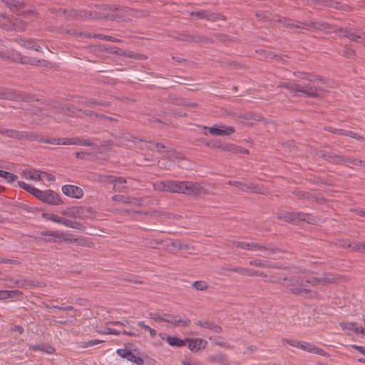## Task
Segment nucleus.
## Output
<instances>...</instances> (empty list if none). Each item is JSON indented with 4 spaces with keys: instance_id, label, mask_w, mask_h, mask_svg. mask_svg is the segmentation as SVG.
<instances>
[{
    "instance_id": "nucleus-5",
    "label": "nucleus",
    "mask_w": 365,
    "mask_h": 365,
    "mask_svg": "<svg viewBox=\"0 0 365 365\" xmlns=\"http://www.w3.org/2000/svg\"><path fill=\"white\" fill-rule=\"evenodd\" d=\"M27 24L18 19H11L9 16L0 13V27L10 31H23Z\"/></svg>"
},
{
    "instance_id": "nucleus-31",
    "label": "nucleus",
    "mask_w": 365,
    "mask_h": 365,
    "mask_svg": "<svg viewBox=\"0 0 365 365\" xmlns=\"http://www.w3.org/2000/svg\"><path fill=\"white\" fill-rule=\"evenodd\" d=\"M22 294L19 290H0V300H4Z\"/></svg>"
},
{
    "instance_id": "nucleus-1",
    "label": "nucleus",
    "mask_w": 365,
    "mask_h": 365,
    "mask_svg": "<svg viewBox=\"0 0 365 365\" xmlns=\"http://www.w3.org/2000/svg\"><path fill=\"white\" fill-rule=\"evenodd\" d=\"M296 273L297 275L292 277H281L271 276L269 281L279 283L285 287L288 292L301 296L306 295L310 292V290L305 287L306 284L317 286L327 285L336 282V277L331 273H324L319 277H305L302 275L305 273L302 269H299Z\"/></svg>"
},
{
    "instance_id": "nucleus-47",
    "label": "nucleus",
    "mask_w": 365,
    "mask_h": 365,
    "mask_svg": "<svg viewBox=\"0 0 365 365\" xmlns=\"http://www.w3.org/2000/svg\"><path fill=\"white\" fill-rule=\"evenodd\" d=\"M6 58L11 60L14 62H21V55L17 51H11L9 53H6Z\"/></svg>"
},
{
    "instance_id": "nucleus-28",
    "label": "nucleus",
    "mask_w": 365,
    "mask_h": 365,
    "mask_svg": "<svg viewBox=\"0 0 365 365\" xmlns=\"http://www.w3.org/2000/svg\"><path fill=\"white\" fill-rule=\"evenodd\" d=\"M6 4L12 11L17 12L18 14L27 12L24 9L23 4L18 1L11 0L10 1H6Z\"/></svg>"
},
{
    "instance_id": "nucleus-57",
    "label": "nucleus",
    "mask_w": 365,
    "mask_h": 365,
    "mask_svg": "<svg viewBox=\"0 0 365 365\" xmlns=\"http://www.w3.org/2000/svg\"><path fill=\"white\" fill-rule=\"evenodd\" d=\"M150 319H153L155 322H163V314L160 315L158 313L152 312L148 314Z\"/></svg>"
},
{
    "instance_id": "nucleus-33",
    "label": "nucleus",
    "mask_w": 365,
    "mask_h": 365,
    "mask_svg": "<svg viewBox=\"0 0 365 365\" xmlns=\"http://www.w3.org/2000/svg\"><path fill=\"white\" fill-rule=\"evenodd\" d=\"M209 340L212 341L215 345L219 346L225 347L227 349H231L232 346L227 341H225L221 336H209Z\"/></svg>"
},
{
    "instance_id": "nucleus-4",
    "label": "nucleus",
    "mask_w": 365,
    "mask_h": 365,
    "mask_svg": "<svg viewBox=\"0 0 365 365\" xmlns=\"http://www.w3.org/2000/svg\"><path fill=\"white\" fill-rule=\"evenodd\" d=\"M34 192V196L44 203L51 205H60L63 204L61 196L52 190H41L36 189Z\"/></svg>"
},
{
    "instance_id": "nucleus-25",
    "label": "nucleus",
    "mask_w": 365,
    "mask_h": 365,
    "mask_svg": "<svg viewBox=\"0 0 365 365\" xmlns=\"http://www.w3.org/2000/svg\"><path fill=\"white\" fill-rule=\"evenodd\" d=\"M190 15L200 19H206L212 21L217 19V15L215 14L211 13L206 10L192 11L190 12Z\"/></svg>"
},
{
    "instance_id": "nucleus-30",
    "label": "nucleus",
    "mask_w": 365,
    "mask_h": 365,
    "mask_svg": "<svg viewBox=\"0 0 365 365\" xmlns=\"http://www.w3.org/2000/svg\"><path fill=\"white\" fill-rule=\"evenodd\" d=\"M165 339L172 346L182 347L185 345V339H181L178 336H167Z\"/></svg>"
},
{
    "instance_id": "nucleus-39",
    "label": "nucleus",
    "mask_w": 365,
    "mask_h": 365,
    "mask_svg": "<svg viewBox=\"0 0 365 365\" xmlns=\"http://www.w3.org/2000/svg\"><path fill=\"white\" fill-rule=\"evenodd\" d=\"M347 247L351 248L353 251L359 252H365V243L362 242H354L353 243H349Z\"/></svg>"
},
{
    "instance_id": "nucleus-62",
    "label": "nucleus",
    "mask_w": 365,
    "mask_h": 365,
    "mask_svg": "<svg viewBox=\"0 0 365 365\" xmlns=\"http://www.w3.org/2000/svg\"><path fill=\"white\" fill-rule=\"evenodd\" d=\"M354 51L350 48H346L345 51H344V56L346 57H351L354 55Z\"/></svg>"
},
{
    "instance_id": "nucleus-14",
    "label": "nucleus",
    "mask_w": 365,
    "mask_h": 365,
    "mask_svg": "<svg viewBox=\"0 0 365 365\" xmlns=\"http://www.w3.org/2000/svg\"><path fill=\"white\" fill-rule=\"evenodd\" d=\"M229 185L237 187L239 190L246 192H260V188L253 183H247L240 181H229Z\"/></svg>"
},
{
    "instance_id": "nucleus-15",
    "label": "nucleus",
    "mask_w": 365,
    "mask_h": 365,
    "mask_svg": "<svg viewBox=\"0 0 365 365\" xmlns=\"http://www.w3.org/2000/svg\"><path fill=\"white\" fill-rule=\"evenodd\" d=\"M339 31L341 33V35L353 41L359 42L361 39L364 40L365 38V34L359 30L341 28Z\"/></svg>"
},
{
    "instance_id": "nucleus-59",
    "label": "nucleus",
    "mask_w": 365,
    "mask_h": 365,
    "mask_svg": "<svg viewBox=\"0 0 365 365\" xmlns=\"http://www.w3.org/2000/svg\"><path fill=\"white\" fill-rule=\"evenodd\" d=\"M244 118L248 121L257 120V117L252 113H247L244 115Z\"/></svg>"
},
{
    "instance_id": "nucleus-60",
    "label": "nucleus",
    "mask_w": 365,
    "mask_h": 365,
    "mask_svg": "<svg viewBox=\"0 0 365 365\" xmlns=\"http://www.w3.org/2000/svg\"><path fill=\"white\" fill-rule=\"evenodd\" d=\"M299 78L306 80L309 82L311 81L312 74L308 73H301L300 76H297Z\"/></svg>"
},
{
    "instance_id": "nucleus-40",
    "label": "nucleus",
    "mask_w": 365,
    "mask_h": 365,
    "mask_svg": "<svg viewBox=\"0 0 365 365\" xmlns=\"http://www.w3.org/2000/svg\"><path fill=\"white\" fill-rule=\"evenodd\" d=\"M219 148L225 151L231 152L232 153H237L238 145L232 143H223L219 144Z\"/></svg>"
},
{
    "instance_id": "nucleus-22",
    "label": "nucleus",
    "mask_w": 365,
    "mask_h": 365,
    "mask_svg": "<svg viewBox=\"0 0 365 365\" xmlns=\"http://www.w3.org/2000/svg\"><path fill=\"white\" fill-rule=\"evenodd\" d=\"M195 324L203 329H209L215 333H221L222 328L216 324L214 322L210 320H199L195 322Z\"/></svg>"
},
{
    "instance_id": "nucleus-34",
    "label": "nucleus",
    "mask_w": 365,
    "mask_h": 365,
    "mask_svg": "<svg viewBox=\"0 0 365 365\" xmlns=\"http://www.w3.org/2000/svg\"><path fill=\"white\" fill-rule=\"evenodd\" d=\"M14 284L19 288H30L36 287L35 282L26 279H16L15 280Z\"/></svg>"
},
{
    "instance_id": "nucleus-52",
    "label": "nucleus",
    "mask_w": 365,
    "mask_h": 365,
    "mask_svg": "<svg viewBox=\"0 0 365 365\" xmlns=\"http://www.w3.org/2000/svg\"><path fill=\"white\" fill-rule=\"evenodd\" d=\"M74 145H83V146H92L93 143L88 139H84L81 138H75Z\"/></svg>"
},
{
    "instance_id": "nucleus-46",
    "label": "nucleus",
    "mask_w": 365,
    "mask_h": 365,
    "mask_svg": "<svg viewBox=\"0 0 365 365\" xmlns=\"http://www.w3.org/2000/svg\"><path fill=\"white\" fill-rule=\"evenodd\" d=\"M40 61L31 57H26V56H22L21 59V63L22 64H29V65H34L36 66L38 65Z\"/></svg>"
},
{
    "instance_id": "nucleus-51",
    "label": "nucleus",
    "mask_w": 365,
    "mask_h": 365,
    "mask_svg": "<svg viewBox=\"0 0 365 365\" xmlns=\"http://www.w3.org/2000/svg\"><path fill=\"white\" fill-rule=\"evenodd\" d=\"M192 287L197 290L204 291L207 289L208 285L205 281H195L192 284Z\"/></svg>"
},
{
    "instance_id": "nucleus-35",
    "label": "nucleus",
    "mask_w": 365,
    "mask_h": 365,
    "mask_svg": "<svg viewBox=\"0 0 365 365\" xmlns=\"http://www.w3.org/2000/svg\"><path fill=\"white\" fill-rule=\"evenodd\" d=\"M112 200L117 202H122L125 204L128 203H135L138 200L135 197L130 198L129 197H126L121 195H115L111 197Z\"/></svg>"
},
{
    "instance_id": "nucleus-61",
    "label": "nucleus",
    "mask_w": 365,
    "mask_h": 365,
    "mask_svg": "<svg viewBox=\"0 0 365 365\" xmlns=\"http://www.w3.org/2000/svg\"><path fill=\"white\" fill-rule=\"evenodd\" d=\"M43 176V178H46L48 181H53L55 180V176L52 174L46 173V172H41V176Z\"/></svg>"
},
{
    "instance_id": "nucleus-10",
    "label": "nucleus",
    "mask_w": 365,
    "mask_h": 365,
    "mask_svg": "<svg viewBox=\"0 0 365 365\" xmlns=\"http://www.w3.org/2000/svg\"><path fill=\"white\" fill-rule=\"evenodd\" d=\"M163 322H168L174 327H188L191 322L187 318L182 319L180 316H173L169 314H163Z\"/></svg>"
},
{
    "instance_id": "nucleus-43",
    "label": "nucleus",
    "mask_w": 365,
    "mask_h": 365,
    "mask_svg": "<svg viewBox=\"0 0 365 365\" xmlns=\"http://www.w3.org/2000/svg\"><path fill=\"white\" fill-rule=\"evenodd\" d=\"M278 87L286 88L288 90H289L290 91L296 93V91H297V88H299V84L294 83L292 82H280L278 84Z\"/></svg>"
},
{
    "instance_id": "nucleus-41",
    "label": "nucleus",
    "mask_w": 365,
    "mask_h": 365,
    "mask_svg": "<svg viewBox=\"0 0 365 365\" xmlns=\"http://www.w3.org/2000/svg\"><path fill=\"white\" fill-rule=\"evenodd\" d=\"M235 272L245 276L253 277V269L242 267H235L232 269Z\"/></svg>"
},
{
    "instance_id": "nucleus-45",
    "label": "nucleus",
    "mask_w": 365,
    "mask_h": 365,
    "mask_svg": "<svg viewBox=\"0 0 365 365\" xmlns=\"http://www.w3.org/2000/svg\"><path fill=\"white\" fill-rule=\"evenodd\" d=\"M251 266H255L258 267H271L270 262L267 261H263L260 259H254L249 262Z\"/></svg>"
},
{
    "instance_id": "nucleus-50",
    "label": "nucleus",
    "mask_w": 365,
    "mask_h": 365,
    "mask_svg": "<svg viewBox=\"0 0 365 365\" xmlns=\"http://www.w3.org/2000/svg\"><path fill=\"white\" fill-rule=\"evenodd\" d=\"M128 361L133 362L136 364L137 365H143L144 364V360L140 356H137L135 354L131 353L130 354L129 357L127 359Z\"/></svg>"
},
{
    "instance_id": "nucleus-63",
    "label": "nucleus",
    "mask_w": 365,
    "mask_h": 365,
    "mask_svg": "<svg viewBox=\"0 0 365 365\" xmlns=\"http://www.w3.org/2000/svg\"><path fill=\"white\" fill-rule=\"evenodd\" d=\"M351 346L365 356V346H359L356 344H352Z\"/></svg>"
},
{
    "instance_id": "nucleus-58",
    "label": "nucleus",
    "mask_w": 365,
    "mask_h": 365,
    "mask_svg": "<svg viewBox=\"0 0 365 365\" xmlns=\"http://www.w3.org/2000/svg\"><path fill=\"white\" fill-rule=\"evenodd\" d=\"M324 129L327 131H329V132H331V133H333L335 134H339L340 135H342V133L341 132H344V129H338V128H333L331 126H325Z\"/></svg>"
},
{
    "instance_id": "nucleus-42",
    "label": "nucleus",
    "mask_w": 365,
    "mask_h": 365,
    "mask_svg": "<svg viewBox=\"0 0 365 365\" xmlns=\"http://www.w3.org/2000/svg\"><path fill=\"white\" fill-rule=\"evenodd\" d=\"M93 38H99L101 40H105L110 42H121L122 40L115 38L111 36L104 35L102 34H93Z\"/></svg>"
},
{
    "instance_id": "nucleus-24",
    "label": "nucleus",
    "mask_w": 365,
    "mask_h": 365,
    "mask_svg": "<svg viewBox=\"0 0 365 365\" xmlns=\"http://www.w3.org/2000/svg\"><path fill=\"white\" fill-rule=\"evenodd\" d=\"M14 41L17 42L21 46L25 47L26 48L34 49L36 51H42L41 47L36 44L33 39L19 38L14 39Z\"/></svg>"
},
{
    "instance_id": "nucleus-56",
    "label": "nucleus",
    "mask_w": 365,
    "mask_h": 365,
    "mask_svg": "<svg viewBox=\"0 0 365 365\" xmlns=\"http://www.w3.org/2000/svg\"><path fill=\"white\" fill-rule=\"evenodd\" d=\"M116 353L119 356L127 359L129 357L131 351L126 349H117Z\"/></svg>"
},
{
    "instance_id": "nucleus-54",
    "label": "nucleus",
    "mask_w": 365,
    "mask_h": 365,
    "mask_svg": "<svg viewBox=\"0 0 365 365\" xmlns=\"http://www.w3.org/2000/svg\"><path fill=\"white\" fill-rule=\"evenodd\" d=\"M102 342H103V341H101V340H98V339H93V340L88 341H83V342H81V347L87 348V347H90V346H93L97 345V344H101Z\"/></svg>"
},
{
    "instance_id": "nucleus-8",
    "label": "nucleus",
    "mask_w": 365,
    "mask_h": 365,
    "mask_svg": "<svg viewBox=\"0 0 365 365\" xmlns=\"http://www.w3.org/2000/svg\"><path fill=\"white\" fill-rule=\"evenodd\" d=\"M242 245V250H250V251L268 252L270 253H276L278 251L277 247H274L270 245L265 246L264 245L257 243V242H243Z\"/></svg>"
},
{
    "instance_id": "nucleus-32",
    "label": "nucleus",
    "mask_w": 365,
    "mask_h": 365,
    "mask_svg": "<svg viewBox=\"0 0 365 365\" xmlns=\"http://www.w3.org/2000/svg\"><path fill=\"white\" fill-rule=\"evenodd\" d=\"M322 157L327 161L332 163L339 164L340 155L331 152H323Z\"/></svg>"
},
{
    "instance_id": "nucleus-26",
    "label": "nucleus",
    "mask_w": 365,
    "mask_h": 365,
    "mask_svg": "<svg viewBox=\"0 0 365 365\" xmlns=\"http://www.w3.org/2000/svg\"><path fill=\"white\" fill-rule=\"evenodd\" d=\"M207 361L212 363H217L221 365H228V360L225 354L217 353L207 357Z\"/></svg>"
},
{
    "instance_id": "nucleus-2",
    "label": "nucleus",
    "mask_w": 365,
    "mask_h": 365,
    "mask_svg": "<svg viewBox=\"0 0 365 365\" xmlns=\"http://www.w3.org/2000/svg\"><path fill=\"white\" fill-rule=\"evenodd\" d=\"M155 190L198 196L207 193L205 185L200 182L180 180H161L153 183Z\"/></svg>"
},
{
    "instance_id": "nucleus-16",
    "label": "nucleus",
    "mask_w": 365,
    "mask_h": 365,
    "mask_svg": "<svg viewBox=\"0 0 365 365\" xmlns=\"http://www.w3.org/2000/svg\"><path fill=\"white\" fill-rule=\"evenodd\" d=\"M339 325L348 334L354 332L356 334H360L362 336H365V329L356 322H341Z\"/></svg>"
},
{
    "instance_id": "nucleus-64",
    "label": "nucleus",
    "mask_w": 365,
    "mask_h": 365,
    "mask_svg": "<svg viewBox=\"0 0 365 365\" xmlns=\"http://www.w3.org/2000/svg\"><path fill=\"white\" fill-rule=\"evenodd\" d=\"M182 365H202L200 361H182Z\"/></svg>"
},
{
    "instance_id": "nucleus-6",
    "label": "nucleus",
    "mask_w": 365,
    "mask_h": 365,
    "mask_svg": "<svg viewBox=\"0 0 365 365\" xmlns=\"http://www.w3.org/2000/svg\"><path fill=\"white\" fill-rule=\"evenodd\" d=\"M279 219L283 220L285 222L295 223L297 221H305L307 222H310L312 220V217L310 215L305 212H284L278 216Z\"/></svg>"
},
{
    "instance_id": "nucleus-53",
    "label": "nucleus",
    "mask_w": 365,
    "mask_h": 365,
    "mask_svg": "<svg viewBox=\"0 0 365 365\" xmlns=\"http://www.w3.org/2000/svg\"><path fill=\"white\" fill-rule=\"evenodd\" d=\"M98 332L101 334L119 335L121 334L120 331L108 327L106 328L105 330H98Z\"/></svg>"
},
{
    "instance_id": "nucleus-13",
    "label": "nucleus",
    "mask_w": 365,
    "mask_h": 365,
    "mask_svg": "<svg viewBox=\"0 0 365 365\" xmlns=\"http://www.w3.org/2000/svg\"><path fill=\"white\" fill-rule=\"evenodd\" d=\"M204 129H208L212 135L222 136L230 135L235 133V130L232 126L220 125L218 127H204Z\"/></svg>"
},
{
    "instance_id": "nucleus-37",
    "label": "nucleus",
    "mask_w": 365,
    "mask_h": 365,
    "mask_svg": "<svg viewBox=\"0 0 365 365\" xmlns=\"http://www.w3.org/2000/svg\"><path fill=\"white\" fill-rule=\"evenodd\" d=\"M0 177L3 178L7 182H15L18 179V176L11 173L0 170Z\"/></svg>"
},
{
    "instance_id": "nucleus-20",
    "label": "nucleus",
    "mask_w": 365,
    "mask_h": 365,
    "mask_svg": "<svg viewBox=\"0 0 365 365\" xmlns=\"http://www.w3.org/2000/svg\"><path fill=\"white\" fill-rule=\"evenodd\" d=\"M301 349L309 353L319 354L323 356H329V354L322 349L315 346L314 344L302 341Z\"/></svg>"
},
{
    "instance_id": "nucleus-23",
    "label": "nucleus",
    "mask_w": 365,
    "mask_h": 365,
    "mask_svg": "<svg viewBox=\"0 0 365 365\" xmlns=\"http://www.w3.org/2000/svg\"><path fill=\"white\" fill-rule=\"evenodd\" d=\"M101 180H108L110 183H115L113 186V189L118 192H123L124 190V187H120L118 186L117 184H124L126 183V180L123 177H113L111 175L107 176H101Z\"/></svg>"
},
{
    "instance_id": "nucleus-38",
    "label": "nucleus",
    "mask_w": 365,
    "mask_h": 365,
    "mask_svg": "<svg viewBox=\"0 0 365 365\" xmlns=\"http://www.w3.org/2000/svg\"><path fill=\"white\" fill-rule=\"evenodd\" d=\"M61 224L66 227L76 230H81L82 227V225L80 222L72 221L63 217L62 218Z\"/></svg>"
},
{
    "instance_id": "nucleus-21",
    "label": "nucleus",
    "mask_w": 365,
    "mask_h": 365,
    "mask_svg": "<svg viewBox=\"0 0 365 365\" xmlns=\"http://www.w3.org/2000/svg\"><path fill=\"white\" fill-rule=\"evenodd\" d=\"M180 39L182 41H192L197 43H208L212 42V40L209 37L199 34H182Z\"/></svg>"
},
{
    "instance_id": "nucleus-27",
    "label": "nucleus",
    "mask_w": 365,
    "mask_h": 365,
    "mask_svg": "<svg viewBox=\"0 0 365 365\" xmlns=\"http://www.w3.org/2000/svg\"><path fill=\"white\" fill-rule=\"evenodd\" d=\"M30 349L34 351H41L47 354H53L55 349L48 343H40L35 345H31Z\"/></svg>"
},
{
    "instance_id": "nucleus-18",
    "label": "nucleus",
    "mask_w": 365,
    "mask_h": 365,
    "mask_svg": "<svg viewBox=\"0 0 365 365\" xmlns=\"http://www.w3.org/2000/svg\"><path fill=\"white\" fill-rule=\"evenodd\" d=\"M321 89L317 86H312L310 84H305V85H299V88H297L296 91L297 93H302L307 97L309 98H315L317 97L319 95V91Z\"/></svg>"
},
{
    "instance_id": "nucleus-44",
    "label": "nucleus",
    "mask_w": 365,
    "mask_h": 365,
    "mask_svg": "<svg viewBox=\"0 0 365 365\" xmlns=\"http://www.w3.org/2000/svg\"><path fill=\"white\" fill-rule=\"evenodd\" d=\"M42 217L47 220H50V221H52V222H54L56 223H59V224H61V221H62V218H63V217H59L55 214H50V213H43Z\"/></svg>"
},
{
    "instance_id": "nucleus-3",
    "label": "nucleus",
    "mask_w": 365,
    "mask_h": 365,
    "mask_svg": "<svg viewBox=\"0 0 365 365\" xmlns=\"http://www.w3.org/2000/svg\"><path fill=\"white\" fill-rule=\"evenodd\" d=\"M278 22L282 24L284 27L290 29H314L320 31H324L328 29L330 26L329 24L326 22H319V21H306L301 22L299 21H294L286 17H281L277 20Z\"/></svg>"
},
{
    "instance_id": "nucleus-36",
    "label": "nucleus",
    "mask_w": 365,
    "mask_h": 365,
    "mask_svg": "<svg viewBox=\"0 0 365 365\" xmlns=\"http://www.w3.org/2000/svg\"><path fill=\"white\" fill-rule=\"evenodd\" d=\"M81 103L84 104L88 106L93 107L95 106H109L110 103L105 101H97L92 98H89L84 101H81Z\"/></svg>"
},
{
    "instance_id": "nucleus-55",
    "label": "nucleus",
    "mask_w": 365,
    "mask_h": 365,
    "mask_svg": "<svg viewBox=\"0 0 365 365\" xmlns=\"http://www.w3.org/2000/svg\"><path fill=\"white\" fill-rule=\"evenodd\" d=\"M93 12L90 11L81 10L77 12L76 14V17L81 19H91V16H92Z\"/></svg>"
},
{
    "instance_id": "nucleus-49",
    "label": "nucleus",
    "mask_w": 365,
    "mask_h": 365,
    "mask_svg": "<svg viewBox=\"0 0 365 365\" xmlns=\"http://www.w3.org/2000/svg\"><path fill=\"white\" fill-rule=\"evenodd\" d=\"M283 344H287L292 346L301 349L302 341H298V340H294V339H282Z\"/></svg>"
},
{
    "instance_id": "nucleus-29",
    "label": "nucleus",
    "mask_w": 365,
    "mask_h": 365,
    "mask_svg": "<svg viewBox=\"0 0 365 365\" xmlns=\"http://www.w3.org/2000/svg\"><path fill=\"white\" fill-rule=\"evenodd\" d=\"M23 175L26 179L38 181L41 180V173L34 169L26 170L23 171Z\"/></svg>"
},
{
    "instance_id": "nucleus-7",
    "label": "nucleus",
    "mask_w": 365,
    "mask_h": 365,
    "mask_svg": "<svg viewBox=\"0 0 365 365\" xmlns=\"http://www.w3.org/2000/svg\"><path fill=\"white\" fill-rule=\"evenodd\" d=\"M8 137L18 140L26 139L29 141L39 142L40 133L34 131H19L9 129Z\"/></svg>"
},
{
    "instance_id": "nucleus-19",
    "label": "nucleus",
    "mask_w": 365,
    "mask_h": 365,
    "mask_svg": "<svg viewBox=\"0 0 365 365\" xmlns=\"http://www.w3.org/2000/svg\"><path fill=\"white\" fill-rule=\"evenodd\" d=\"M62 192L64 195L74 198H81L83 195V190L76 185H65L62 187Z\"/></svg>"
},
{
    "instance_id": "nucleus-48",
    "label": "nucleus",
    "mask_w": 365,
    "mask_h": 365,
    "mask_svg": "<svg viewBox=\"0 0 365 365\" xmlns=\"http://www.w3.org/2000/svg\"><path fill=\"white\" fill-rule=\"evenodd\" d=\"M18 185L19 186L26 190L27 192H30L31 194H32L33 195H34V190H36V187L32 186V185H29V184L26 183L24 181H19L18 182Z\"/></svg>"
},
{
    "instance_id": "nucleus-11",
    "label": "nucleus",
    "mask_w": 365,
    "mask_h": 365,
    "mask_svg": "<svg viewBox=\"0 0 365 365\" xmlns=\"http://www.w3.org/2000/svg\"><path fill=\"white\" fill-rule=\"evenodd\" d=\"M52 145H74L75 138H49L40 133L39 142Z\"/></svg>"
},
{
    "instance_id": "nucleus-9",
    "label": "nucleus",
    "mask_w": 365,
    "mask_h": 365,
    "mask_svg": "<svg viewBox=\"0 0 365 365\" xmlns=\"http://www.w3.org/2000/svg\"><path fill=\"white\" fill-rule=\"evenodd\" d=\"M41 236L48 237L43 240L46 242H56L57 240H62L65 242H73L76 241V239H68L65 237L64 234L60 231L53 230H46L41 232Z\"/></svg>"
},
{
    "instance_id": "nucleus-17",
    "label": "nucleus",
    "mask_w": 365,
    "mask_h": 365,
    "mask_svg": "<svg viewBox=\"0 0 365 365\" xmlns=\"http://www.w3.org/2000/svg\"><path fill=\"white\" fill-rule=\"evenodd\" d=\"M187 348L192 352H197L202 349H205L207 342L206 340L199 338H185V344Z\"/></svg>"
},
{
    "instance_id": "nucleus-12",
    "label": "nucleus",
    "mask_w": 365,
    "mask_h": 365,
    "mask_svg": "<svg viewBox=\"0 0 365 365\" xmlns=\"http://www.w3.org/2000/svg\"><path fill=\"white\" fill-rule=\"evenodd\" d=\"M164 244L166 247H173L178 250H187L188 246L187 244L182 243L180 240H154L150 242V246L153 248L157 247L158 245Z\"/></svg>"
}]
</instances>
